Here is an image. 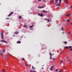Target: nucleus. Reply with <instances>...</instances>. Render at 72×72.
Wrapping results in <instances>:
<instances>
[{
    "label": "nucleus",
    "mask_w": 72,
    "mask_h": 72,
    "mask_svg": "<svg viewBox=\"0 0 72 72\" xmlns=\"http://www.w3.org/2000/svg\"><path fill=\"white\" fill-rule=\"evenodd\" d=\"M17 44H20L21 43V42L20 41H19L17 42Z\"/></svg>",
    "instance_id": "ddd939ff"
},
{
    "label": "nucleus",
    "mask_w": 72,
    "mask_h": 72,
    "mask_svg": "<svg viewBox=\"0 0 72 72\" xmlns=\"http://www.w3.org/2000/svg\"><path fill=\"white\" fill-rule=\"evenodd\" d=\"M38 15L41 17H43V14L42 13H41V14H38Z\"/></svg>",
    "instance_id": "f03ea898"
},
{
    "label": "nucleus",
    "mask_w": 72,
    "mask_h": 72,
    "mask_svg": "<svg viewBox=\"0 0 72 72\" xmlns=\"http://www.w3.org/2000/svg\"><path fill=\"white\" fill-rule=\"evenodd\" d=\"M58 71V69H56V70L55 71H56V72H57Z\"/></svg>",
    "instance_id": "f704fd0d"
},
{
    "label": "nucleus",
    "mask_w": 72,
    "mask_h": 72,
    "mask_svg": "<svg viewBox=\"0 0 72 72\" xmlns=\"http://www.w3.org/2000/svg\"><path fill=\"white\" fill-rule=\"evenodd\" d=\"M53 59V60H54L55 59V58H52Z\"/></svg>",
    "instance_id": "de8ad7c7"
},
{
    "label": "nucleus",
    "mask_w": 72,
    "mask_h": 72,
    "mask_svg": "<svg viewBox=\"0 0 72 72\" xmlns=\"http://www.w3.org/2000/svg\"><path fill=\"white\" fill-rule=\"evenodd\" d=\"M65 2L66 4H67V5H68V2L67 0H65Z\"/></svg>",
    "instance_id": "1a4fd4ad"
},
{
    "label": "nucleus",
    "mask_w": 72,
    "mask_h": 72,
    "mask_svg": "<svg viewBox=\"0 0 72 72\" xmlns=\"http://www.w3.org/2000/svg\"><path fill=\"white\" fill-rule=\"evenodd\" d=\"M67 60V59H65V60H64V61H66Z\"/></svg>",
    "instance_id": "72a5a7b5"
},
{
    "label": "nucleus",
    "mask_w": 72,
    "mask_h": 72,
    "mask_svg": "<svg viewBox=\"0 0 72 72\" xmlns=\"http://www.w3.org/2000/svg\"><path fill=\"white\" fill-rule=\"evenodd\" d=\"M48 20V19H46V21Z\"/></svg>",
    "instance_id": "37998d69"
},
{
    "label": "nucleus",
    "mask_w": 72,
    "mask_h": 72,
    "mask_svg": "<svg viewBox=\"0 0 72 72\" xmlns=\"http://www.w3.org/2000/svg\"><path fill=\"white\" fill-rule=\"evenodd\" d=\"M58 8V7H57V8Z\"/></svg>",
    "instance_id": "13d9d810"
},
{
    "label": "nucleus",
    "mask_w": 72,
    "mask_h": 72,
    "mask_svg": "<svg viewBox=\"0 0 72 72\" xmlns=\"http://www.w3.org/2000/svg\"><path fill=\"white\" fill-rule=\"evenodd\" d=\"M64 32H62V34H64Z\"/></svg>",
    "instance_id": "a18cd8bd"
},
{
    "label": "nucleus",
    "mask_w": 72,
    "mask_h": 72,
    "mask_svg": "<svg viewBox=\"0 0 72 72\" xmlns=\"http://www.w3.org/2000/svg\"><path fill=\"white\" fill-rule=\"evenodd\" d=\"M38 8L39 9L40 8H44V6H38Z\"/></svg>",
    "instance_id": "0eeeda50"
},
{
    "label": "nucleus",
    "mask_w": 72,
    "mask_h": 72,
    "mask_svg": "<svg viewBox=\"0 0 72 72\" xmlns=\"http://www.w3.org/2000/svg\"><path fill=\"white\" fill-rule=\"evenodd\" d=\"M69 48L71 49L72 48V46H69Z\"/></svg>",
    "instance_id": "c85d7f7f"
},
{
    "label": "nucleus",
    "mask_w": 72,
    "mask_h": 72,
    "mask_svg": "<svg viewBox=\"0 0 72 72\" xmlns=\"http://www.w3.org/2000/svg\"><path fill=\"white\" fill-rule=\"evenodd\" d=\"M5 50L4 49H3V50H2V52L3 53H4L5 52Z\"/></svg>",
    "instance_id": "4468645a"
},
{
    "label": "nucleus",
    "mask_w": 72,
    "mask_h": 72,
    "mask_svg": "<svg viewBox=\"0 0 72 72\" xmlns=\"http://www.w3.org/2000/svg\"><path fill=\"white\" fill-rule=\"evenodd\" d=\"M54 2V0H52V1L51 2V4L53 3Z\"/></svg>",
    "instance_id": "a211bd4d"
},
{
    "label": "nucleus",
    "mask_w": 72,
    "mask_h": 72,
    "mask_svg": "<svg viewBox=\"0 0 72 72\" xmlns=\"http://www.w3.org/2000/svg\"><path fill=\"white\" fill-rule=\"evenodd\" d=\"M0 54L2 55H3V54L2 53V52H0Z\"/></svg>",
    "instance_id": "a878e982"
},
{
    "label": "nucleus",
    "mask_w": 72,
    "mask_h": 72,
    "mask_svg": "<svg viewBox=\"0 0 72 72\" xmlns=\"http://www.w3.org/2000/svg\"><path fill=\"white\" fill-rule=\"evenodd\" d=\"M70 51H72V49L70 50Z\"/></svg>",
    "instance_id": "a19ab883"
},
{
    "label": "nucleus",
    "mask_w": 72,
    "mask_h": 72,
    "mask_svg": "<svg viewBox=\"0 0 72 72\" xmlns=\"http://www.w3.org/2000/svg\"><path fill=\"white\" fill-rule=\"evenodd\" d=\"M22 60H24V58H22Z\"/></svg>",
    "instance_id": "e433bc0d"
},
{
    "label": "nucleus",
    "mask_w": 72,
    "mask_h": 72,
    "mask_svg": "<svg viewBox=\"0 0 72 72\" xmlns=\"http://www.w3.org/2000/svg\"><path fill=\"white\" fill-rule=\"evenodd\" d=\"M68 58V57H66V58Z\"/></svg>",
    "instance_id": "5fc2aeb1"
},
{
    "label": "nucleus",
    "mask_w": 72,
    "mask_h": 72,
    "mask_svg": "<svg viewBox=\"0 0 72 72\" xmlns=\"http://www.w3.org/2000/svg\"><path fill=\"white\" fill-rule=\"evenodd\" d=\"M13 36H14V37H15V35H13Z\"/></svg>",
    "instance_id": "603ef678"
},
{
    "label": "nucleus",
    "mask_w": 72,
    "mask_h": 72,
    "mask_svg": "<svg viewBox=\"0 0 72 72\" xmlns=\"http://www.w3.org/2000/svg\"><path fill=\"white\" fill-rule=\"evenodd\" d=\"M5 57H6V58H8V55H6L5 56Z\"/></svg>",
    "instance_id": "5701e85b"
},
{
    "label": "nucleus",
    "mask_w": 72,
    "mask_h": 72,
    "mask_svg": "<svg viewBox=\"0 0 72 72\" xmlns=\"http://www.w3.org/2000/svg\"><path fill=\"white\" fill-rule=\"evenodd\" d=\"M50 59L52 60V54L51 53H50Z\"/></svg>",
    "instance_id": "6e6552de"
},
{
    "label": "nucleus",
    "mask_w": 72,
    "mask_h": 72,
    "mask_svg": "<svg viewBox=\"0 0 72 72\" xmlns=\"http://www.w3.org/2000/svg\"><path fill=\"white\" fill-rule=\"evenodd\" d=\"M3 32H2L1 33V39H3L4 38V37L3 35Z\"/></svg>",
    "instance_id": "f257e3e1"
},
{
    "label": "nucleus",
    "mask_w": 72,
    "mask_h": 72,
    "mask_svg": "<svg viewBox=\"0 0 72 72\" xmlns=\"http://www.w3.org/2000/svg\"><path fill=\"white\" fill-rule=\"evenodd\" d=\"M57 0H55V2H56V3H57Z\"/></svg>",
    "instance_id": "473e14b6"
},
{
    "label": "nucleus",
    "mask_w": 72,
    "mask_h": 72,
    "mask_svg": "<svg viewBox=\"0 0 72 72\" xmlns=\"http://www.w3.org/2000/svg\"><path fill=\"white\" fill-rule=\"evenodd\" d=\"M54 55V54H52V55Z\"/></svg>",
    "instance_id": "4d7b16f0"
},
{
    "label": "nucleus",
    "mask_w": 72,
    "mask_h": 72,
    "mask_svg": "<svg viewBox=\"0 0 72 72\" xmlns=\"http://www.w3.org/2000/svg\"><path fill=\"white\" fill-rule=\"evenodd\" d=\"M68 46H66V47H65V48H66V49H68Z\"/></svg>",
    "instance_id": "c756f323"
},
{
    "label": "nucleus",
    "mask_w": 72,
    "mask_h": 72,
    "mask_svg": "<svg viewBox=\"0 0 72 72\" xmlns=\"http://www.w3.org/2000/svg\"><path fill=\"white\" fill-rule=\"evenodd\" d=\"M62 30H63L64 29H63V27L62 28Z\"/></svg>",
    "instance_id": "c9c22d12"
},
{
    "label": "nucleus",
    "mask_w": 72,
    "mask_h": 72,
    "mask_svg": "<svg viewBox=\"0 0 72 72\" xmlns=\"http://www.w3.org/2000/svg\"><path fill=\"white\" fill-rule=\"evenodd\" d=\"M65 44H67V42H65Z\"/></svg>",
    "instance_id": "7c9ffc66"
},
{
    "label": "nucleus",
    "mask_w": 72,
    "mask_h": 72,
    "mask_svg": "<svg viewBox=\"0 0 72 72\" xmlns=\"http://www.w3.org/2000/svg\"><path fill=\"white\" fill-rule=\"evenodd\" d=\"M65 67V68H66V66H65V67Z\"/></svg>",
    "instance_id": "6e6d98bb"
},
{
    "label": "nucleus",
    "mask_w": 72,
    "mask_h": 72,
    "mask_svg": "<svg viewBox=\"0 0 72 72\" xmlns=\"http://www.w3.org/2000/svg\"><path fill=\"white\" fill-rule=\"evenodd\" d=\"M71 37H72V35L71 36Z\"/></svg>",
    "instance_id": "bf43d9fd"
},
{
    "label": "nucleus",
    "mask_w": 72,
    "mask_h": 72,
    "mask_svg": "<svg viewBox=\"0 0 72 72\" xmlns=\"http://www.w3.org/2000/svg\"><path fill=\"white\" fill-rule=\"evenodd\" d=\"M43 66H42V67H43Z\"/></svg>",
    "instance_id": "052dcab7"
},
{
    "label": "nucleus",
    "mask_w": 72,
    "mask_h": 72,
    "mask_svg": "<svg viewBox=\"0 0 72 72\" xmlns=\"http://www.w3.org/2000/svg\"><path fill=\"white\" fill-rule=\"evenodd\" d=\"M14 33L15 34H18L19 33V32H14Z\"/></svg>",
    "instance_id": "f8f14e48"
},
{
    "label": "nucleus",
    "mask_w": 72,
    "mask_h": 72,
    "mask_svg": "<svg viewBox=\"0 0 72 72\" xmlns=\"http://www.w3.org/2000/svg\"><path fill=\"white\" fill-rule=\"evenodd\" d=\"M2 71L3 72H5V69H3L2 70Z\"/></svg>",
    "instance_id": "412c9836"
},
{
    "label": "nucleus",
    "mask_w": 72,
    "mask_h": 72,
    "mask_svg": "<svg viewBox=\"0 0 72 72\" xmlns=\"http://www.w3.org/2000/svg\"><path fill=\"white\" fill-rule=\"evenodd\" d=\"M66 21L68 22H69L70 21V19H68L67 20H66Z\"/></svg>",
    "instance_id": "2eb2a0df"
},
{
    "label": "nucleus",
    "mask_w": 72,
    "mask_h": 72,
    "mask_svg": "<svg viewBox=\"0 0 72 72\" xmlns=\"http://www.w3.org/2000/svg\"><path fill=\"white\" fill-rule=\"evenodd\" d=\"M71 32H69V34H70Z\"/></svg>",
    "instance_id": "ea45409f"
},
{
    "label": "nucleus",
    "mask_w": 72,
    "mask_h": 72,
    "mask_svg": "<svg viewBox=\"0 0 72 72\" xmlns=\"http://www.w3.org/2000/svg\"><path fill=\"white\" fill-rule=\"evenodd\" d=\"M58 72H62V70H60V71H59Z\"/></svg>",
    "instance_id": "2f4dec72"
},
{
    "label": "nucleus",
    "mask_w": 72,
    "mask_h": 72,
    "mask_svg": "<svg viewBox=\"0 0 72 72\" xmlns=\"http://www.w3.org/2000/svg\"><path fill=\"white\" fill-rule=\"evenodd\" d=\"M55 5H56V6H60L61 4L60 3H58L57 4H55Z\"/></svg>",
    "instance_id": "7ed1b4c3"
},
{
    "label": "nucleus",
    "mask_w": 72,
    "mask_h": 72,
    "mask_svg": "<svg viewBox=\"0 0 72 72\" xmlns=\"http://www.w3.org/2000/svg\"><path fill=\"white\" fill-rule=\"evenodd\" d=\"M1 42H4L5 43H7V42L6 41L4 40H1Z\"/></svg>",
    "instance_id": "39448f33"
},
{
    "label": "nucleus",
    "mask_w": 72,
    "mask_h": 72,
    "mask_svg": "<svg viewBox=\"0 0 72 72\" xmlns=\"http://www.w3.org/2000/svg\"><path fill=\"white\" fill-rule=\"evenodd\" d=\"M50 22V20H49V19L47 20V22Z\"/></svg>",
    "instance_id": "b1692460"
},
{
    "label": "nucleus",
    "mask_w": 72,
    "mask_h": 72,
    "mask_svg": "<svg viewBox=\"0 0 72 72\" xmlns=\"http://www.w3.org/2000/svg\"><path fill=\"white\" fill-rule=\"evenodd\" d=\"M13 13V12H11L9 15L8 17H10L11 16Z\"/></svg>",
    "instance_id": "423d86ee"
},
{
    "label": "nucleus",
    "mask_w": 72,
    "mask_h": 72,
    "mask_svg": "<svg viewBox=\"0 0 72 72\" xmlns=\"http://www.w3.org/2000/svg\"><path fill=\"white\" fill-rule=\"evenodd\" d=\"M9 19V18H6V19L7 20V19Z\"/></svg>",
    "instance_id": "58836bf2"
},
{
    "label": "nucleus",
    "mask_w": 72,
    "mask_h": 72,
    "mask_svg": "<svg viewBox=\"0 0 72 72\" xmlns=\"http://www.w3.org/2000/svg\"><path fill=\"white\" fill-rule=\"evenodd\" d=\"M41 0H38V1H41Z\"/></svg>",
    "instance_id": "79ce46f5"
},
{
    "label": "nucleus",
    "mask_w": 72,
    "mask_h": 72,
    "mask_svg": "<svg viewBox=\"0 0 72 72\" xmlns=\"http://www.w3.org/2000/svg\"><path fill=\"white\" fill-rule=\"evenodd\" d=\"M63 67H64V65L63 66Z\"/></svg>",
    "instance_id": "09e8293b"
},
{
    "label": "nucleus",
    "mask_w": 72,
    "mask_h": 72,
    "mask_svg": "<svg viewBox=\"0 0 72 72\" xmlns=\"http://www.w3.org/2000/svg\"><path fill=\"white\" fill-rule=\"evenodd\" d=\"M32 69H35V68L33 66H32Z\"/></svg>",
    "instance_id": "4be33fe9"
},
{
    "label": "nucleus",
    "mask_w": 72,
    "mask_h": 72,
    "mask_svg": "<svg viewBox=\"0 0 72 72\" xmlns=\"http://www.w3.org/2000/svg\"><path fill=\"white\" fill-rule=\"evenodd\" d=\"M25 64L27 67L28 66V65L26 63H25Z\"/></svg>",
    "instance_id": "aec40b11"
},
{
    "label": "nucleus",
    "mask_w": 72,
    "mask_h": 72,
    "mask_svg": "<svg viewBox=\"0 0 72 72\" xmlns=\"http://www.w3.org/2000/svg\"><path fill=\"white\" fill-rule=\"evenodd\" d=\"M70 8L71 9H72V6L71 5L70 6Z\"/></svg>",
    "instance_id": "4c0bfd02"
},
{
    "label": "nucleus",
    "mask_w": 72,
    "mask_h": 72,
    "mask_svg": "<svg viewBox=\"0 0 72 72\" xmlns=\"http://www.w3.org/2000/svg\"><path fill=\"white\" fill-rule=\"evenodd\" d=\"M43 12L44 13H47V11H45V10H43Z\"/></svg>",
    "instance_id": "f3484780"
},
{
    "label": "nucleus",
    "mask_w": 72,
    "mask_h": 72,
    "mask_svg": "<svg viewBox=\"0 0 72 72\" xmlns=\"http://www.w3.org/2000/svg\"><path fill=\"white\" fill-rule=\"evenodd\" d=\"M71 25H72V23H71Z\"/></svg>",
    "instance_id": "3c124183"
},
{
    "label": "nucleus",
    "mask_w": 72,
    "mask_h": 72,
    "mask_svg": "<svg viewBox=\"0 0 72 72\" xmlns=\"http://www.w3.org/2000/svg\"><path fill=\"white\" fill-rule=\"evenodd\" d=\"M59 2H60V4L61 3V0H60Z\"/></svg>",
    "instance_id": "bb28decb"
},
{
    "label": "nucleus",
    "mask_w": 72,
    "mask_h": 72,
    "mask_svg": "<svg viewBox=\"0 0 72 72\" xmlns=\"http://www.w3.org/2000/svg\"><path fill=\"white\" fill-rule=\"evenodd\" d=\"M54 67V66H53L51 67V69H50V70L52 71L53 70V68Z\"/></svg>",
    "instance_id": "20e7f679"
},
{
    "label": "nucleus",
    "mask_w": 72,
    "mask_h": 72,
    "mask_svg": "<svg viewBox=\"0 0 72 72\" xmlns=\"http://www.w3.org/2000/svg\"><path fill=\"white\" fill-rule=\"evenodd\" d=\"M70 15H71V14H69V15H66V16H69Z\"/></svg>",
    "instance_id": "6ab92c4d"
},
{
    "label": "nucleus",
    "mask_w": 72,
    "mask_h": 72,
    "mask_svg": "<svg viewBox=\"0 0 72 72\" xmlns=\"http://www.w3.org/2000/svg\"><path fill=\"white\" fill-rule=\"evenodd\" d=\"M71 66H72V63H71Z\"/></svg>",
    "instance_id": "8fccbe9b"
},
{
    "label": "nucleus",
    "mask_w": 72,
    "mask_h": 72,
    "mask_svg": "<svg viewBox=\"0 0 72 72\" xmlns=\"http://www.w3.org/2000/svg\"><path fill=\"white\" fill-rule=\"evenodd\" d=\"M30 72H36V71L35 70H30Z\"/></svg>",
    "instance_id": "9b49d317"
},
{
    "label": "nucleus",
    "mask_w": 72,
    "mask_h": 72,
    "mask_svg": "<svg viewBox=\"0 0 72 72\" xmlns=\"http://www.w3.org/2000/svg\"><path fill=\"white\" fill-rule=\"evenodd\" d=\"M43 1H45V2H46V1H45L44 0Z\"/></svg>",
    "instance_id": "49530a36"
},
{
    "label": "nucleus",
    "mask_w": 72,
    "mask_h": 72,
    "mask_svg": "<svg viewBox=\"0 0 72 72\" xmlns=\"http://www.w3.org/2000/svg\"><path fill=\"white\" fill-rule=\"evenodd\" d=\"M33 25H32L31 26H30V28H32L33 27Z\"/></svg>",
    "instance_id": "dca6fc26"
},
{
    "label": "nucleus",
    "mask_w": 72,
    "mask_h": 72,
    "mask_svg": "<svg viewBox=\"0 0 72 72\" xmlns=\"http://www.w3.org/2000/svg\"><path fill=\"white\" fill-rule=\"evenodd\" d=\"M23 27L24 28H26L28 27V25H24L23 26Z\"/></svg>",
    "instance_id": "9d476101"
},
{
    "label": "nucleus",
    "mask_w": 72,
    "mask_h": 72,
    "mask_svg": "<svg viewBox=\"0 0 72 72\" xmlns=\"http://www.w3.org/2000/svg\"><path fill=\"white\" fill-rule=\"evenodd\" d=\"M44 69V68H42V69Z\"/></svg>",
    "instance_id": "864d4df0"
},
{
    "label": "nucleus",
    "mask_w": 72,
    "mask_h": 72,
    "mask_svg": "<svg viewBox=\"0 0 72 72\" xmlns=\"http://www.w3.org/2000/svg\"><path fill=\"white\" fill-rule=\"evenodd\" d=\"M63 63V61L62 60L61 61V62H60V64H61L62 63Z\"/></svg>",
    "instance_id": "393cba45"
},
{
    "label": "nucleus",
    "mask_w": 72,
    "mask_h": 72,
    "mask_svg": "<svg viewBox=\"0 0 72 72\" xmlns=\"http://www.w3.org/2000/svg\"><path fill=\"white\" fill-rule=\"evenodd\" d=\"M69 62H70V63H71V61H69Z\"/></svg>",
    "instance_id": "c03bdc74"
},
{
    "label": "nucleus",
    "mask_w": 72,
    "mask_h": 72,
    "mask_svg": "<svg viewBox=\"0 0 72 72\" xmlns=\"http://www.w3.org/2000/svg\"><path fill=\"white\" fill-rule=\"evenodd\" d=\"M19 19H20L21 18V16H19Z\"/></svg>",
    "instance_id": "cd10ccee"
}]
</instances>
